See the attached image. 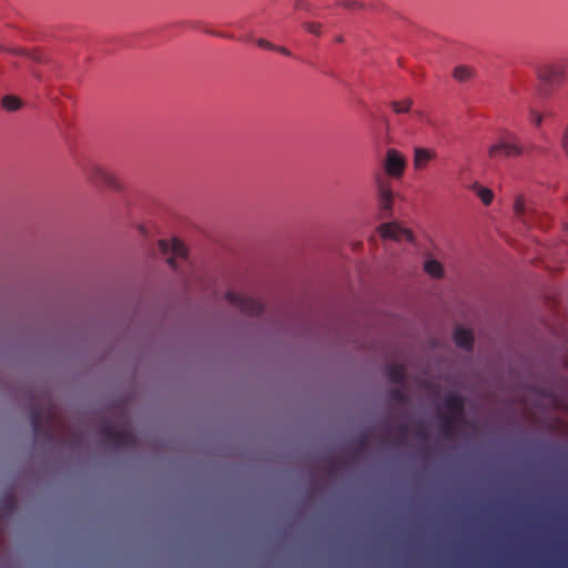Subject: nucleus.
<instances>
[{"label":"nucleus","instance_id":"nucleus-1","mask_svg":"<svg viewBox=\"0 0 568 568\" xmlns=\"http://www.w3.org/2000/svg\"><path fill=\"white\" fill-rule=\"evenodd\" d=\"M31 426L37 439L51 443L55 439L58 433V419L50 408H32Z\"/></svg>","mask_w":568,"mask_h":568},{"label":"nucleus","instance_id":"nucleus-2","mask_svg":"<svg viewBox=\"0 0 568 568\" xmlns=\"http://www.w3.org/2000/svg\"><path fill=\"white\" fill-rule=\"evenodd\" d=\"M101 434L109 444L119 449L133 448L136 444L133 429L124 423L108 420L101 426Z\"/></svg>","mask_w":568,"mask_h":568},{"label":"nucleus","instance_id":"nucleus-3","mask_svg":"<svg viewBox=\"0 0 568 568\" xmlns=\"http://www.w3.org/2000/svg\"><path fill=\"white\" fill-rule=\"evenodd\" d=\"M538 80L546 85H561L568 78V61L557 59L537 69Z\"/></svg>","mask_w":568,"mask_h":568},{"label":"nucleus","instance_id":"nucleus-4","mask_svg":"<svg viewBox=\"0 0 568 568\" xmlns=\"http://www.w3.org/2000/svg\"><path fill=\"white\" fill-rule=\"evenodd\" d=\"M524 148L518 138L510 132H506L497 142L488 148V156L491 160L514 158L523 154Z\"/></svg>","mask_w":568,"mask_h":568},{"label":"nucleus","instance_id":"nucleus-5","mask_svg":"<svg viewBox=\"0 0 568 568\" xmlns=\"http://www.w3.org/2000/svg\"><path fill=\"white\" fill-rule=\"evenodd\" d=\"M225 298L234 306H236L243 314L248 316H258L263 313L264 306L258 301L236 294L232 291L225 294Z\"/></svg>","mask_w":568,"mask_h":568},{"label":"nucleus","instance_id":"nucleus-6","mask_svg":"<svg viewBox=\"0 0 568 568\" xmlns=\"http://www.w3.org/2000/svg\"><path fill=\"white\" fill-rule=\"evenodd\" d=\"M160 248L164 254H168V263L173 267L178 268V260H186V248L184 244L178 240L173 239L171 241H160Z\"/></svg>","mask_w":568,"mask_h":568},{"label":"nucleus","instance_id":"nucleus-7","mask_svg":"<svg viewBox=\"0 0 568 568\" xmlns=\"http://www.w3.org/2000/svg\"><path fill=\"white\" fill-rule=\"evenodd\" d=\"M377 196L381 219L390 217L394 203V192L387 182L383 180L378 181Z\"/></svg>","mask_w":568,"mask_h":568},{"label":"nucleus","instance_id":"nucleus-8","mask_svg":"<svg viewBox=\"0 0 568 568\" xmlns=\"http://www.w3.org/2000/svg\"><path fill=\"white\" fill-rule=\"evenodd\" d=\"M405 168V158L395 149H389L384 161V169L386 173L392 178L399 179L403 176Z\"/></svg>","mask_w":568,"mask_h":568},{"label":"nucleus","instance_id":"nucleus-9","mask_svg":"<svg viewBox=\"0 0 568 568\" xmlns=\"http://www.w3.org/2000/svg\"><path fill=\"white\" fill-rule=\"evenodd\" d=\"M85 176L92 183L106 185L114 190L120 189V183L115 176L101 166L92 165L88 168L85 171Z\"/></svg>","mask_w":568,"mask_h":568},{"label":"nucleus","instance_id":"nucleus-10","mask_svg":"<svg viewBox=\"0 0 568 568\" xmlns=\"http://www.w3.org/2000/svg\"><path fill=\"white\" fill-rule=\"evenodd\" d=\"M379 233L383 239L413 241V233L395 222L382 224L379 226Z\"/></svg>","mask_w":568,"mask_h":568},{"label":"nucleus","instance_id":"nucleus-11","mask_svg":"<svg viewBox=\"0 0 568 568\" xmlns=\"http://www.w3.org/2000/svg\"><path fill=\"white\" fill-rule=\"evenodd\" d=\"M436 158V152L432 149L416 146L414 149L413 164L415 170H424L428 163Z\"/></svg>","mask_w":568,"mask_h":568},{"label":"nucleus","instance_id":"nucleus-12","mask_svg":"<svg viewBox=\"0 0 568 568\" xmlns=\"http://www.w3.org/2000/svg\"><path fill=\"white\" fill-rule=\"evenodd\" d=\"M445 409L452 413L450 416L463 418L465 410V403L462 396L456 394H448L443 400Z\"/></svg>","mask_w":568,"mask_h":568},{"label":"nucleus","instance_id":"nucleus-13","mask_svg":"<svg viewBox=\"0 0 568 568\" xmlns=\"http://www.w3.org/2000/svg\"><path fill=\"white\" fill-rule=\"evenodd\" d=\"M454 342L458 347L469 351L474 344L473 333L459 326L454 332Z\"/></svg>","mask_w":568,"mask_h":568},{"label":"nucleus","instance_id":"nucleus-14","mask_svg":"<svg viewBox=\"0 0 568 568\" xmlns=\"http://www.w3.org/2000/svg\"><path fill=\"white\" fill-rule=\"evenodd\" d=\"M387 379L395 385H404L406 379V371L402 364H390L386 367Z\"/></svg>","mask_w":568,"mask_h":568},{"label":"nucleus","instance_id":"nucleus-15","mask_svg":"<svg viewBox=\"0 0 568 568\" xmlns=\"http://www.w3.org/2000/svg\"><path fill=\"white\" fill-rule=\"evenodd\" d=\"M440 432L446 438H450L456 430V424L462 420L459 417L443 415L440 417Z\"/></svg>","mask_w":568,"mask_h":568},{"label":"nucleus","instance_id":"nucleus-16","mask_svg":"<svg viewBox=\"0 0 568 568\" xmlns=\"http://www.w3.org/2000/svg\"><path fill=\"white\" fill-rule=\"evenodd\" d=\"M454 78L459 82H466L473 78L474 71L471 68L466 65H458L454 69Z\"/></svg>","mask_w":568,"mask_h":568},{"label":"nucleus","instance_id":"nucleus-17","mask_svg":"<svg viewBox=\"0 0 568 568\" xmlns=\"http://www.w3.org/2000/svg\"><path fill=\"white\" fill-rule=\"evenodd\" d=\"M424 270L433 277H440L443 275V266L436 260H427L424 264Z\"/></svg>","mask_w":568,"mask_h":568},{"label":"nucleus","instance_id":"nucleus-18","mask_svg":"<svg viewBox=\"0 0 568 568\" xmlns=\"http://www.w3.org/2000/svg\"><path fill=\"white\" fill-rule=\"evenodd\" d=\"M387 394L389 399L398 405H404L408 400L406 393L399 387L389 388Z\"/></svg>","mask_w":568,"mask_h":568},{"label":"nucleus","instance_id":"nucleus-19","mask_svg":"<svg viewBox=\"0 0 568 568\" xmlns=\"http://www.w3.org/2000/svg\"><path fill=\"white\" fill-rule=\"evenodd\" d=\"M474 190L477 192V195L480 197L481 202L485 205H489L494 199L493 191L486 187L480 186L479 184H474Z\"/></svg>","mask_w":568,"mask_h":568},{"label":"nucleus","instance_id":"nucleus-20","mask_svg":"<svg viewBox=\"0 0 568 568\" xmlns=\"http://www.w3.org/2000/svg\"><path fill=\"white\" fill-rule=\"evenodd\" d=\"M413 101L410 99H405L402 101H393L392 109L397 114H404L409 112L412 108Z\"/></svg>","mask_w":568,"mask_h":568},{"label":"nucleus","instance_id":"nucleus-21","mask_svg":"<svg viewBox=\"0 0 568 568\" xmlns=\"http://www.w3.org/2000/svg\"><path fill=\"white\" fill-rule=\"evenodd\" d=\"M21 100L14 95H6L2 98V106L8 111H16L21 106Z\"/></svg>","mask_w":568,"mask_h":568},{"label":"nucleus","instance_id":"nucleus-22","mask_svg":"<svg viewBox=\"0 0 568 568\" xmlns=\"http://www.w3.org/2000/svg\"><path fill=\"white\" fill-rule=\"evenodd\" d=\"M514 212L518 219H521L526 223V220H525L526 209H525L524 199L521 196H518L516 199L515 204H514Z\"/></svg>","mask_w":568,"mask_h":568},{"label":"nucleus","instance_id":"nucleus-23","mask_svg":"<svg viewBox=\"0 0 568 568\" xmlns=\"http://www.w3.org/2000/svg\"><path fill=\"white\" fill-rule=\"evenodd\" d=\"M337 4L347 10H357L364 8V4L362 2L355 0H339Z\"/></svg>","mask_w":568,"mask_h":568},{"label":"nucleus","instance_id":"nucleus-24","mask_svg":"<svg viewBox=\"0 0 568 568\" xmlns=\"http://www.w3.org/2000/svg\"><path fill=\"white\" fill-rule=\"evenodd\" d=\"M304 29L320 37L322 34V24L316 22H304L303 23Z\"/></svg>","mask_w":568,"mask_h":568},{"label":"nucleus","instance_id":"nucleus-25","mask_svg":"<svg viewBox=\"0 0 568 568\" xmlns=\"http://www.w3.org/2000/svg\"><path fill=\"white\" fill-rule=\"evenodd\" d=\"M542 119H544V116H542L541 113H539V112H537V111H535L532 109L529 111V120L536 126H540L541 125Z\"/></svg>","mask_w":568,"mask_h":568},{"label":"nucleus","instance_id":"nucleus-26","mask_svg":"<svg viewBox=\"0 0 568 568\" xmlns=\"http://www.w3.org/2000/svg\"><path fill=\"white\" fill-rule=\"evenodd\" d=\"M256 43H257V45H258V47H261V48H263V49H267V50H273V49H275V45H274L272 42H270V41H267V40H265V39H262V38H261V39H257V40H256Z\"/></svg>","mask_w":568,"mask_h":568},{"label":"nucleus","instance_id":"nucleus-27","mask_svg":"<svg viewBox=\"0 0 568 568\" xmlns=\"http://www.w3.org/2000/svg\"><path fill=\"white\" fill-rule=\"evenodd\" d=\"M561 145H562V149L565 150V152L568 155V126L566 128V130L564 132L562 140H561Z\"/></svg>","mask_w":568,"mask_h":568},{"label":"nucleus","instance_id":"nucleus-28","mask_svg":"<svg viewBox=\"0 0 568 568\" xmlns=\"http://www.w3.org/2000/svg\"><path fill=\"white\" fill-rule=\"evenodd\" d=\"M273 50L277 51V52H280V53H282V54L286 55V57H291V54H292L291 51L287 48H285V47L275 45V49H273Z\"/></svg>","mask_w":568,"mask_h":568},{"label":"nucleus","instance_id":"nucleus-29","mask_svg":"<svg viewBox=\"0 0 568 568\" xmlns=\"http://www.w3.org/2000/svg\"><path fill=\"white\" fill-rule=\"evenodd\" d=\"M407 432H408V428H407L406 424L399 425L398 433H399L400 437H405L407 435Z\"/></svg>","mask_w":568,"mask_h":568},{"label":"nucleus","instance_id":"nucleus-30","mask_svg":"<svg viewBox=\"0 0 568 568\" xmlns=\"http://www.w3.org/2000/svg\"><path fill=\"white\" fill-rule=\"evenodd\" d=\"M417 435H418L420 438H426V432H425L423 428L418 429Z\"/></svg>","mask_w":568,"mask_h":568},{"label":"nucleus","instance_id":"nucleus-31","mask_svg":"<svg viewBox=\"0 0 568 568\" xmlns=\"http://www.w3.org/2000/svg\"><path fill=\"white\" fill-rule=\"evenodd\" d=\"M215 36H219V37H224V38H232V36L230 34H223V33H214Z\"/></svg>","mask_w":568,"mask_h":568},{"label":"nucleus","instance_id":"nucleus-32","mask_svg":"<svg viewBox=\"0 0 568 568\" xmlns=\"http://www.w3.org/2000/svg\"><path fill=\"white\" fill-rule=\"evenodd\" d=\"M336 42H343V37H341V36H339V37H337V38H336Z\"/></svg>","mask_w":568,"mask_h":568}]
</instances>
